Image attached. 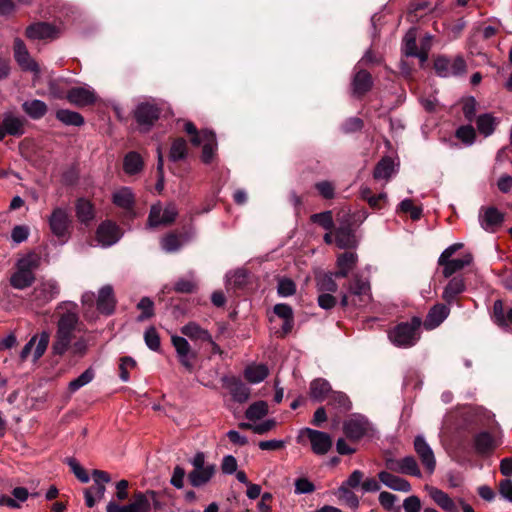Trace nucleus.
<instances>
[{
  "label": "nucleus",
  "mask_w": 512,
  "mask_h": 512,
  "mask_svg": "<svg viewBox=\"0 0 512 512\" xmlns=\"http://www.w3.org/2000/svg\"><path fill=\"white\" fill-rule=\"evenodd\" d=\"M56 313L59 314L55 340L52 344V353L62 356L70 348L75 338V331L79 324L77 304L73 302H62L58 304Z\"/></svg>",
  "instance_id": "f257e3e1"
},
{
  "label": "nucleus",
  "mask_w": 512,
  "mask_h": 512,
  "mask_svg": "<svg viewBox=\"0 0 512 512\" xmlns=\"http://www.w3.org/2000/svg\"><path fill=\"white\" fill-rule=\"evenodd\" d=\"M422 320L420 317L414 316L410 321L400 322L394 326L389 332L390 341L397 347L409 348L414 346L420 339V328Z\"/></svg>",
  "instance_id": "f03ea898"
},
{
  "label": "nucleus",
  "mask_w": 512,
  "mask_h": 512,
  "mask_svg": "<svg viewBox=\"0 0 512 512\" xmlns=\"http://www.w3.org/2000/svg\"><path fill=\"white\" fill-rule=\"evenodd\" d=\"M48 222L53 235L58 238L61 244L66 243L72 233V219L69 213L61 207H56L53 209Z\"/></svg>",
  "instance_id": "7ed1b4c3"
},
{
  "label": "nucleus",
  "mask_w": 512,
  "mask_h": 512,
  "mask_svg": "<svg viewBox=\"0 0 512 512\" xmlns=\"http://www.w3.org/2000/svg\"><path fill=\"white\" fill-rule=\"evenodd\" d=\"M60 293V286L53 279L42 280L29 294V302L36 308H42Z\"/></svg>",
  "instance_id": "20e7f679"
},
{
  "label": "nucleus",
  "mask_w": 512,
  "mask_h": 512,
  "mask_svg": "<svg viewBox=\"0 0 512 512\" xmlns=\"http://www.w3.org/2000/svg\"><path fill=\"white\" fill-rule=\"evenodd\" d=\"M62 34V28L50 22L37 21L25 30V36L33 41L51 42L58 39Z\"/></svg>",
  "instance_id": "39448f33"
},
{
  "label": "nucleus",
  "mask_w": 512,
  "mask_h": 512,
  "mask_svg": "<svg viewBox=\"0 0 512 512\" xmlns=\"http://www.w3.org/2000/svg\"><path fill=\"white\" fill-rule=\"evenodd\" d=\"M161 114V108L151 102L139 103L133 111V117L141 128V131H149L158 121Z\"/></svg>",
  "instance_id": "423d86ee"
},
{
  "label": "nucleus",
  "mask_w": 512,
  "mask_h": 512,
  "mask_svg": "<svg viewBox=\"0 0 512 512\" xmlns=\"http://www.w3.org/2000/svg\"><path fill=\"white\" fill-rule=\"evenodd\" d=\"M300 437H307L310 441L311 450L316 455L327 454L333 446V440L329 433L315 430L312 428H303L300 431Z\"/></svg>",
  "instance_id": "0eeeda50"
},
{
  "label": "nucleus",
  "mask_w": 512,
  "mask_h": 512,
  "mask_svg": "<svg viewBox=\"0 0 512 512\" xmlns=\"http://www.w3.org/2000/svg\"><path fill=\"white\" fill-rule=\"evenodd\" d=\"M151 503L147 497V491H137L133 495V501L127 505H119L111 501L106 507V512H150Z\"/></svg>",
  "instance_id": "6e6552de"
},
{
  "label": "nucleus",
  "mask_w": 512,
  "mask_h": 512,
  "mask_svg": "<svg viewBox=\"0 0 512 512\" xmlns=\"http://www.w3.org/2000/svg\"><path fill=\"white\" fill-rule=\"evenodd\" d=\"M66 99L75 107L84 108L94 105L98 96L89 86H74L67 90Z\"/></svg>",
  "instance_id": "1a4fd4ad"
},
{
  "label": "nucleus",
  "mask_w": 512,
  "mask_h": 512,
  "mask_svg": "<svg viewBox=\"0 0 512 512\" xmlns=\"http://www.w3.org/2000/svg\"><path fill=\"white\" fill-rule=\"evenodd\" d=\"M112 202L123 209L122 219L131 221L136 217L135 196L129 187H122L112 196Z\"/></svg>",
  "instance_id": "9d476101"
},
{
  "label": "nucleus",
  "mask_w": 512,
  "mask_h": 512,
  "mask_svg": "<svg viewBox=\"0 0 512 512\" xmlns=\"http://www.w3.org/2000/svg\"><path fill=\"white\" fill-rule=\"evenodd\" d=\"M171 341L177 352L179 362L187 371L191 372L194 369L197 352L191 349L189 342L184 337L172 336Z\"/></svg>",
  "instance_id": "9b49d317"
},
{
  "label": "nucleus",
  "mask_w": 512,
  "mask_h": 512,
  "mask_svg": "<svg viewBox=\"0 0 512 512\" xmlns=\"http://www.w3.org/2000/svg\"><path fill=\"white\" fill-rule=\"evenodd\" d=\"M49 340H50V334L47 331L41 332V334L39 335V339H38V335L32 336L31 339L25 344V346L23 347V349L20 353L21 360L24 361L28 358V356L30 355L35 344H36V347H35V350L33 353V358H34V361L39 360L44 355V353L48 347Z\"/></svg>",
  "instance_id": "f8f14e48"
},
{
  "label": "nucleus",
  "mask_w": 512,
  "mask_h": 512,
  "mask_svg": "<svg viewBox=\"0 0 512 512\" xmlns=\"http://www.w3.org/2000/svg\"><path fill=\"white\" fill-rule=\"evenodd\" d=\"M374 85V79L370 72L365 69L357 71L351 82L352 96L356 99H362Z\"/></svg>",
  "instance_id": "ddd939ff"
},
{
  "label": "nucleus",
  "mask_w": 512,
  "mask_h": 512,
  "mask_svg": "<svg viewBox=\"0 0 512 512\" xmlns=\"http://www.w3.org/2000/svg\"><path fill=\"white\" fill-rule=\"evenodd\" d=\"M414 449L419 456L422 465L424 466L425 470L432 474L436 467V460L433 453V450L428 445V443L425 441L424 437L421 435H418L414 439Z\"/></svg>",
  "instance_id": "4468645a"
},
{
  "label": "nucleus",
  "mask_w": 512,
  "mask_h": 512,
  "mask_svg": "<svg viewBox=\"0 0 512 512\" xmlns=\"http://www.w3.org/2000/svg\"><path fill=\"white\" fill-rule=\"evenodd\" d=\"M122 233L119 226L111 221H103L97 228L96 236L103 246H111L115 244L121 237Z\"/></svg>",
  "instance_id": "2eb2a0df"
},
{
  "label": "nucleus",
  "mask_w": 512,
  "mask_h": 512,
  "mask_svg": "<svg viewBox=\"0 0 512 512\" xmlns=\"http://www.w3.org/2000/svg\"><path fill=\"white\" fill-rule=\"evenodd\" d=\"M465 291L466 283L463 275L453 276L444 288L442 299L450 305Z\"/></svg>",
  "instance_id": "dca6fc26"
},
{
  "label": "nucleus",
  "mask_w": 512,
  "mask_h": 512,
  "mask_svg": "<svg viewBox=\"0 0 512 512\" xmlns=\"http://www.w3.org/2000/svg\"><path fill=\"white\" fill-rule=\"evenodd\" d=\"M224 385L229 390L234 401L244 403L250 396V389L237 377L224 379Z\"/></svg>",
  "instance_id": "f3484780"
},
{
  "label": "nucleus",
  "mask_w": 512,
  "mask_h": 512,
  "mask_svg": "<svg viewBox=\"0 0 512 512\" xmlns=\"http://www.w3.org/2000/svg\"><path fill=\"white\" fill-rule=\"evenodd\" d=\"M378 479L380 483L395 491L408 493L412 490L409 481L388 471H380L378 473Z\"/></svg>",
  "instance_id": "a211bd4d"
},
{
  "label": "nucleus",
  "mask_w": 512,
  "mask_h": 512,
  "mask_svg": "<svg viewBox=\"0 0 512 512\" xmlns=\"http://www.w3.org/2000/svg\"><path fill=\"white\" fill-rule=\"evenodd\" d=\"M358 256L354 252L346 251L337 257V270L334 272L336 278H346L355 268Z\"/></svg>",
  "instance_id": "6ab92c4d"
},
{
  "label": "nucleus",
  "mask_w": 512,
  "mask_h": 512,
  "mask_svg": "<svg viewBox=\"0 0 512 512\" xmlns=\"http://www.w3.org/2000/svg\"><path fill=\"white\" fill-rule=\"evenodd\" d=\"M450 308L448 304L438 303L434 305L428 312L424 321L426 329H434L438 327L449 315Z\"/></svg>",
  "instance_id": "aec40b11"
},
{
  "label": "nucleus",
  "mask_w": 512,
  "mask_h": 512,
  "mask_svg": "<svg viewBox=\"0 0 512 512\" xmlns=\"http://www.w3.org/2000/svg\"><path fill=\"white\" fill-rule=\"evenodd\" d=\"M116 300L114 298V291L111 285H105L99 290L97 299V309L105 315H110L114 312Z\"/></svg>",
  "instance_id": "412c9836"
},
{
  "label": "nucleus",
  "mask_w": 512,
  "mask_h": 512,
  "mask_svg": "<svg viewBox=\"0 0 512 512\" xmlns=\"http://www.w3.org/2000/svg\"><path fill=\"white\" fill-rule=\"evenodd\" d=\"M473 260V256L470 253L465 254L460 259H451L448 258L446 261L438 260V265L443 267V276L445 278L452 277L453 274L462 270L464 267L471 264Z\"/></svg>",
  "instance_id": "4be33fe9"
},
{
  "label": "nucleus",
  "mask_w": 512,
  "mask_h": 512,
  "mask_svg": "<svg viewBox=\"0 0 512 512\" xmlns=\"http://www.w3.org/2000/svg\"><path fill=\"white\" fill-rule=\"evenodd\" d=\"M76 217L80 223L88 226L95 218V207L91 201L80 197L75 202Z\"/></svg>",
  "instance_id": "5701e85b"
},
{
  "label": "nucleus",
  "mask_w": 512,
  "mask_h": 512,
  "mask_svg": "<svg viewBox=\"0 0 512 512\" xmlns=\"http://www.w3.org/2000/svg\"><path fill=\"white\" fill-rule=\"evenodd\" d=\"M343 433L352 442H357L367 433L366 423L359 419H349L343 423Z\"/></svg>",
  "instance_id": "b1692460"
},
{
  "label": "nucleus",
  "mask_w": 512,
  "mask_h": 512,
  "mask_svg": "<svg viewBox=\"0 0 512 512\" xmlns=\"http://www.w3.org/2000/svg\"><path fill=\"white\" fill-rule=\"evenodd\" d=\"M216 472L215 464H208L201 469H193L188 473V481L193 487L207 484Z\"/></svg>",
  "instance_id": "393cba45"
},
{
  "label": "nucleus",
  "mask_w": 512,
  "mask_h": 512,
  "mask_svg": "<svg viewBox=\"0 0 512 512\" xmlns=\"http://www.w3.org/2000/svg\"><path fill=\"white\" fill-rule=\"evenodd\" d=\"M426 490L429 491L432 500L445 512H459L456 504L446 492L428 485L426 486Z\"/></svg>",
  "instance_id": "a878e982"
},
{
  "label": "nucleus",
  "mask_w": 512,
  "mask_h": 512,
  "mask_svg": "<svg viewBox=\"0 0 512 512\" xmlns=\"http://www.w3.org/2000/svg\"><path fill=\"white\" fill-rule=\"evenodd\" d=\"M356 230L345 227L335 228V242L341 249H353L358 245Z\"/></svg>",
  "instance_id": "bb28decb"
},
{
  "label": "nucleus",
  "mask_w": 512,
  "mask_h": 512,
  "mask_svg": "<svg viewBox=\"0 0 512 512\" xmlns=\"http://www.w3.org/2000/svg\"><path fill=\"white\" fill-rule=\"evenodd\" d=\"M344 287L348 293L358 297L360 302H364V297L369 296L370 285L359 274L353 275L352 279Z\"/></svg>",
  "instance_id": "cd10ccee"
},
{
  "label": "nucleus",
  "mask_w": 512,
  "mask_h": 512,
  "mask_svg": "<svg viewBox=\"0 0 512 512\" xmlns=\"http://www.w3.org/2000/svg\"><path fill=\"white\" fill-rule=\"evenodd\" d=\"M360 195L361 198L368 203L369 207L375 211L385 208L388 204L386 193L382 192L375 195L369 187H362L360 189Z\"/></svg>",
  "instance_id": "c85d7f7f"
},
{
  "label": "nucleus",
  "mask_w": 512,
  "mask_h": 512,
  "mask_svg": "<svg viewBox=\"0 0 512 512\" xmlns=\"http://www.w3.org/2000/svg\"><path fill=\"white\" fill-rule=\"evenodd\" d=\"M309 390L310 397L317 402L324 401L332 392L330 383L324 378L314 379L310 383Z\"/></svg>",
  "instance_id": "c756f323"
},
{
  "label": "nucleus",
  "mask_w": 512,
  "mask_h": 512,
  "mask_svg": "<svg viewBox=\"0 0 512 512\" xmlns=\"http://www.w3.org/2000/svg\"><path fill=\"white\" fill-rule=\"evenodd\" d=\"M35 280V273L27 272L16 267L15 272L10 276L9 282L13 288L23 290L32 286Z\"/></svg>",
  "instance_id": "7c9ffc66"
},
{
  "label": "nucleus",
  "mask_w": 512,
  "mask_h": 512,
  "mask_svg": "<svg viewBox=\"0 0 512 512\" xmlns=\"http://www.w3.org/2000/svg\"><path fill=\"white\" fill-rule=\"evenodd\" d=\"M1 123L4 130L8 132V135L20 137L25 133L24 125L26 120L24 118L16 117L12 114H7L4 116Z\"/></svg>",
  "instance_id": "2f4dec72"
},
{
  "label": "nucleus",
  "mask_w": 512,
  "mask_h": 512,
  "mask_svg": "<svg viewBox=\"0 0 512 512\" xmlns=\"http://www.w3.org/2000/svg\"><path fill=\"white\" fill-rule=\"evenodd\" d=\"M144 168V161L136 151L128 152L123 159V170L128 175L140 173Z\"/></svg>",
  "instance_id": "473e14b6"
},
{
  "label": "nucleus",
  "mask_w": 512,
  "mask_h": 512,
  "mask_svg": "<svg viewBox=\"0 0 512 512\" xmlns=\"http://www.w3.org/2000/svg\"><path fill=\"white\" fill-rule=\"evenodd\" d=\"M473 440L476 452L482 455L492 452L496 447L494 437L488 431L477 433Z\"/></svg>",
  "instance_id": "72a5a7b5"
},
{
  "label": "nucleus",
  "mask_w": 512,
  "mask_h": 512,
  "mask_svg": "<svg viewBox=\"0 0 512 512\" xmlns=\"http://www.w3.org/2000/svg\"><path fill=\"white\" fill-rule=\"evenodd\" d=\"M22 110L31 118L34 120H39L43 118L47 111L48 107L45 102L33 99V100H27L22 104Z\"/></svg>",
  "instance_id": "f704fd0d"
},
{
  "label": "nucleus",
  "mask_w": 512,
  "mask_h": 512,
  "mask_svg": "<svg viewBox=\"0 0 512 512\" xmlns=\"http://www.w3.org/2000/svg\"><path fill=\"white\" fill-rule=\"evenodd\" d=\"M92 478L94 484L88 489H91V493H95L101 499L106 491L105 484L111 481V476L106 471L94 469L92 471Z\"/></svg>",
  "instance_id": "c9c22d12"
},
{
  "label": "nucleus",
  "mask_w": 512,
  "mask_h": 512,
  "mask_svg": "<svg viewBox=\"0 0 512 512\" xmlns=\"http://www.w3.org/2000/svg\"><path fill=\"white\" fill-rule=\"evenodd\" d=\"M204 145L202 147V161L205 164H209L213 157L217 147L216 135L213 131L203 130Z\"/></svg>",
  "instance_id": "e433bc0d"
},
{
  "label": "nucleus",
  "mask_w": 512,
  "mask_h": 512,
  "mask_svg": "<svg viewBox=\"0 0 512 512\" xmlns=\"http://www.w3.org/2000/svg\"><path fill=\"white\" fill-rule=\"evenodd\" d=\"M181 333L191 340L211 341V334L208 330L201 328L195 322H189L181 328Z\"/></svg>",
  "instance_id": "4c0bfd02"
},
{
  "label": "nucleus",
  "mask_w": 512,
  "mask_h": 512,
  "mask_svg": "<svg viewBox=\"0 0 512 512\" xmlns=\"http://www.w3.org/2000/svg\"><path fill=\"white\" fill-rule=\"evenodd\" d=\"M394 172V161L391 157H383L374 167L373 177L375 180H388Z\"/></svg>",
  "instance_id": "58836bf2"
},
{
  "label": "nucleus",
  "mask_w": 512,
  "mask_h": 512,
  "mask_svg": "<svg viewBox=\"0 0 512 512\" xmlns=\"http://www.w3.org/2000/svg\"><path fill=\"white\" fill-rule=\"evenodd\" d=\"M56 119L67 126L80 127L85 123L84 117L80 113L69 109L57 110Z\"/></svg>",
  "instance_id": "ea45409f"
},
{
  "label": "nucleus",
  "mask_w": 512,
  "mask_h": 512,
  "mask_svg": "<svg viewBox=\"0 0 512 512\" xmlns=\"http://www.w3.org/2000/svg\"><path fill=\"white\" fill-rule=\"evenodd\" d=\"M317 288L322 293H335L338 290V285L335 281L334 272L320 273L316 275Z\"/></svg>",
  "instance_id": "a19ab883"
},
{
  "label": "nucleus",
  "mask_w": 512,
  "mask_h": 512,
  "mask_svg": "<svg viewBox=\"0 0 512 512\" xmlns=\"http://www.w3.org/2000/svg\"><path fill=\"white\" fill-rule=\"evenodd\" d=\"M269 374V370L266 365H250L244 370V377L250 383H260Z\"/></svg>",
  "instance_id": "79ce46f5"
},
{
  "label": "nucleus",
  "mask_w": 512,
  "mask_h": 512,
  "mask_svg": "<svg viewBox=\"0 0 512 512\" xmlns=\"http://www.w3.org/2000/svg\"><path fill=\"white\" fill-rule=\"evenodd\" d=\"M188 154V145L184 138H176L173 140L171 144V148L169 151V160L171 162H178L187 157Z\"/></svg>",
  "instance_id": "37998d69"
},
{
  "label": "nucleus",
  "mask_w": 512,
  "mask_h": 512,
  "mask_svg": "<svg viewBox=\"0 0 512 512\" xmlns=\"http://www.w3.org/2000/svg\"><path fill=\"white\" fill-rule=\"evenodd\" d=\"M402 53L407 57H417L419 54V47L416 43V30L409 29L402 41Z\"/></svg>",
  "instance_id": "c03bdc74"
},
{
  "label": "nucleus",
  "mask_w": 512,
  "mask_h": 512,
  "mask_svg": "<svg viewBox=\"0 0 512 512\" xmlns=\"http://www.w3.org/2000/svg\"><path fill=\"white\" fill-rule=\"evenodd\" d=\"M504 221V215L495 207H488L485 211L481 226L488 230L492 227L499 226Z\"/></svg>",
  "instance_id": "a18cd8bd"
},
{
  "label": "nucleus",
  "mask_w": 512,
  "mask_h": 512,
  "mask_svg": "<svg viewBox=\"0 0 512 512\" xmlns=\"http://www.w3.org/2000/svg\"><path fill=\"white\" fill-rule=\"evenodd\" d=\"M476 124L477 129L481 134L489 136L494 132L495 127L498 124V121L491 114L485 113L477 117Z\"/></svg>",
  "instance_id": "49530a36"
},
{
  "label": "nucleus",
  "mask_w": 512,
  "mask_h": 512,
  "mask_svg": "<svg viewBox=\"0 0 512 512\" xmlns=\"http://www.w3.org/2000/svg\"><path fill=\"white\" fill-rule=\"evenodd\" d=\"M40 264V255L35 252H30L17 261L16 267L23 269L27 272L34 273V271L39 268Z\"/></svg>",
  "instance_id": "de8ad7c7"
},
{
  "label": "nucleus",
  "mask_w": 512,
  "mask_h": 512,
  "mask_svg": "<svg viewBox=\"0 0 512 512\" xmlns=\"http://www.w3.org/2000/svg\"><path fill=\"white\" fill-rule=\"evenodd\" d=\"M162 249L168 253H174L181 249L183 241H181L178 232L172 231L167 233L161 241Z\"/></svg>",
  "instance_id": "09e8293b"
},
{
  "label": "nucleus",
  "mask_w": 512,
  "mask_h": 512,
  "mask_svg": "<svg viewBox=\"0 0 512 512\" xmlns=\"http://www.w3.org/2000/svg\"><path fill=\"white\" fill-rule=\"evenodd\" d=\"M268 413V405L265 401H257L251 404L246 412L245 417L250 421H256L264 416H266Z\"/></svg>",
  "instance_id": "8fccbe9b"
},
{
  "label": "nucleus",
  "mask_w": 512,
  "mask_h": 512,
  "mask_svg": "<svg viewBox=\"0 0 512 512\" xmlns=\"http://www.w3.org/2000/svg\"><path fill=\"white\" fill-rule=\"evenodd\" d=\"M328 405L339 408L341 411H349L351 409V401L349 397L338 391H332L328 397Z\"/></svg>",
  "instance_id": "3c124183"
},
{
  "label": "nucleus",
  "mask_w": 512,
  "mask_h": 512,
  "mask_svg": "<svg viewBox=\"0 0 512 512\" xmlns=\"http://www.w3.org/2000/svg\"><path fill=\"white\" fill-rule=\"evenodd\" d=\"M310 221L318 224L327 231H332L335 228L332 211L330 210L312 214Z\"/></svg>",
  "instance_id": "603ef678"
},
{
  "label": "nucleus",
  "mask_w": 512,
  "mask_h": 512,
  "mask_svg": "<svg viewBox=\"0 0 512 512\" xmlns=\"http://www.w3.org/2000/svg\"><path fill=\"white\" fill-rule=\"evenodd\" d=\"M378 501L382 508L388 512H401V507L395 505L398 497L393 493L382 491L379 494Z\"/></svg>",
  "instance_id": "864d4df0"
},
{
  "label": "nucleus",
  "mask_w": 512,
  "mask_h": 512,
  "mask_svg": "<svg viewBox=\"0 0 512 512\" xmlns=\"http://www.w3.org/2000/svg\"><path fill=\"white\" fill-rule=\"evenodd\" d=\"M94 376H95V372L92 368L86 369L82 374H80L77 378H75L74 380H72L69 383V386H68L69 391L71 393L76 392L83 386L90 383L94 379Z\"/></svg>",
  "instance_id": "5fc2aeb1"
},
{
  "label": "nucleus",
  "mask_w": 512,
  "mask_h": 512,
  "mask_svg": "<svg viewBox=\"0 0 512 512\" xmlns=\"http://www.w3.org/2000/svg\"><path fill=\"white\" fill-rule=\"evenodd\" d=\"M398 211L409 214L412 220H419L422 217V208L415 206L413 200L404 199L398 205Z\"/></svg>",
  "instance_id": "6e6d98bb"
},
{
  "label": "nucleus",
  "mask_w": 512,
  "mask_h": 512,
  "mask_svg": "<svg viewBox=\"0 0 512 512\" xmlns=\"http://www.w3.org/2000/svg\"><path fill=\"white\" fill-rule=\"evenodd\" d=\"M13 49L14 57L18 64H31L29 52L25 43L20 38L14 40Z\"/></svg>",
  "instance_id": "4d7b16f0"
},
{
  "label": "nucleus",
  "mask_w": 512,
  "mask_h": 512,
  "mask_svg": "<svg viewBox=\"0 0 512 512\" xmlns=\"http://www.w3.org/2000/svg\"><path fill=\"white\" fill-rule=\"evenodd\" d=\"M401 463L403 466L404 475L414 476L417 478L422 477L421 470L418 466L416 459L413 456H406L402 458Z\"/></svg>",
  "instance_id": "13d9d810"
},
{
  "label": "nucleus",
  "mask_w": 512,
  "mask_h": 512,
  "mask_svg": "<svg viewBox=\"0 0 512 512\" xmlns=\"http://www.w3.org/2000/svg\"><path fill=\"white\" fill-rule=\"evenodd\" d=\"M137 309L142 311L137 318L140 322L154 316V303L149 297H142L137 304Z\"/></svg>",
  "instance_id": "bf43d9fd"
},
{
  "label": "nucleus",
  "mask_w": 512,
  "mask_h": 512,
  "mask_svg": "<svg viewBox=\"0 0 512 512\" xmlns=\"http://www.w3.org/2000/svg\"><path fill=\"white\" fill-rule=\"evenodd\" d=\"M455 136L466 145H471L476 139V132L472 125H462L457 128Z\"/></svg>",
  "instance_id": "052dcab7"
},
{
  "label": "nucleus",
  "mask_w": 512,
  "mask_h": 512,
  "mask_svg": "<svg viewBox=\"0 0 512 512\" xmlns=\"http://www.w3.org/2000/svg\"><path fill=\"white\" fill-rule=\"evenodd\" d=\"M296 292V284L290 278H281L278 281L277 293L281 297H289L294 295Z\"/></svg>",
  "instance_id": "680f3d73"
},
{
  "label": "nucleus",
  "mask_w": 512,
  "mask_h": 512,
  "mask_svg": "<svg viewBox=\"0 0 512 512\" xmlns=\"http://www.w3.org/2000/svg\"><path fill=\"white\" fill-rule=\"evenodd\" d=\"M66 463L71 468L72 472L80 482L88 483L90 481V477L87 471L78 463V461L75 458H67Z\"/></svg>",
  "instance_id": "e2e57ef3"
},
{
  "label": "nucleus",
  "mask_w": 512,
  "mask_h": 512,
  "mask_svg": "<svg viewBox=\"0 0 512 512\" xmlns=\"http://www.w3.org/2000/svg\"><path fill=\"white\" fill-rule=\"evenodd\" d=\"M364 127V121L359 117H350L347 118L341 124V131L344 134H351L358 131H361Z\"/></svg>",
  "instance_id": "0e129e2a"
},
{
  "label": "nucleus",
  "mask_w": 512,
  "mask_h": 512,
  "mask_svg": "<svg viewBox=\"0 0 512 512\" xmlns=\"http://www.w3.org/2000/svg\"><path fill=\"white\" fill-rule=\"evenodd\" d=\"M338 494L339 498L343 499L351 509H356L359 507V498L353 491H351L350 488L340 486L338 488Z\"/></svg>",
  "instance_id": "69168bd1"
},
{
  "label": "nucleus",
  "mask_w": 512,
  "mask_h": 512,
  "mask_svg": "<svg viewBox=\"0 0 512 512\" xmlns=\"http://www.w3.org/2000/svg\"><path fill=\"white\" fill-rule=\"evenodd\" d=\"M144 340L149 349L153 351L160 349V337L154 327H150L145 331Z\"/></svg>",
  "instance_id": "338daca9"
},
{
  "label": "nucleus",
  "mask_w": 512,
  "mask_h": 512,
  "mask_svg": "<svg viewBox=\"0 0 512 512\" xmlns=\"http://www.w3.org/2000/svg\"><path fill=\"white\" fill-rule=\"evenodd\" d=\"M232 285L237 289H244L249 283V273L245 269H238L231 277Z\"/></svg>",
  "instance_id": "774afa93"
}]
</instances>
